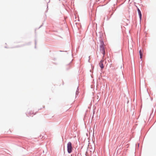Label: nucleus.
<instances>
[{
  "label": "nucleus",
  "mask_w": 156,
  "mask_h": 156,
  "mask_svg": "<svg viewBox=\"0 0 156 156\" xmlns=\"http://www.w3.org/2000/svg\"><path fill=\"white\" fill-rule=\"evenodd\" d=\"M105 46L103 41H101L100 49V51L103 54V57L104 56L105 54Z\"/></svg>",
  "instance_id": "1"
},
{
  "label": "nucleus",
  "mask_w": 156,
  "mask_h": 156,
  "mask_svg": "<svg viewBox=\"0 0 156 156\" xmlns=\"http://www.w3.org/2000/svg\"><path fill=\"white\" fill-rule=\"evenodd\" d=\"M67 151L69 153H70L72 152V144L70 142H69L67 144Z\"/></svg>",
  "instance_id": "2"
},
{
  "label": "nucleus",
  "mask_w": 156,
  "mask_h": 156,
  "mask_svg": "<svg viewBox=\"0 0 156 156\" xmlns=\"http://www.w3.org/2000/svg\"><path fill=\"white\" fill-rule=\"evenodd\" d=\"M143 52V50L142 49H140L139 51V54L140 55V59L142 58Z\"/></svg>",
  "instance_id": "3"
},
{
  "label": "nucleus",
  "mask_w": 156,
  "mask_h": 156,
  "mask_svg": "<svg viewBox=\"0 0 156 156\" xmlns=\"http://www.w3.org/2000/svg\"><path fill=\"white\" fill-rule=\"evenodd\" d=\"M104 61V60H101V61H100V62L99 63V66L100 67L101 69H103L104 68V66L103 64V62Z\"/></svg>",
  "instance_id": "4"
},
{
  "label": "nucleus",
  "mask_w": 156,
  "mask_h": 156,
  "mask_svg": "<svg viewBox=\"0 0 156 156\" xmlns=\"http://www.w3.org/2000/svg\"><path fill=\"white\" fill-rule=\"evenodd\" d=\"M137 10H138V14H139V17L140 18V19H141V18L142 15H141V13L139 9H138Z\"/></svg>",
  "instance_id": "5"
},
{
  "label": "nucleus",
  "mask_w": 156,
  "mask_h": 156,
  "mask_svg": "<svg viewBox=\"0 0 156 156\" xmlns=\"http://www.w3.org/2000/svg\"><path fill=\"white\" fill-rule=\"evenodd\" d=\"M29 115L30 116H31V115H33V112L32 111H30V112H29Z\"/></svg>",
  "instance_id": "6"
}]
</instances>
